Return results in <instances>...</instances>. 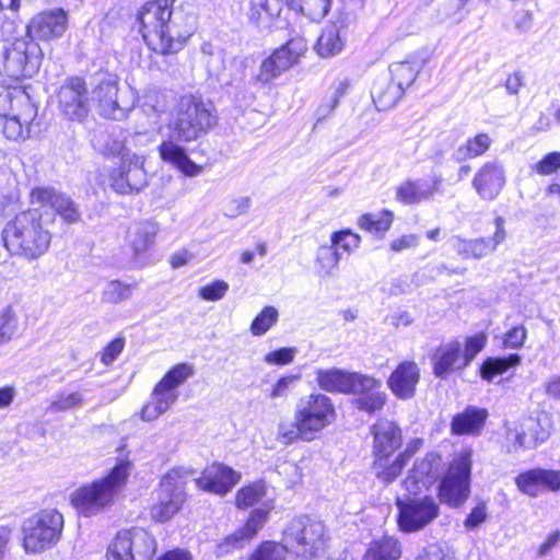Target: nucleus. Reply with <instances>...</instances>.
Here are the masks:
<instances>
[{
	"instance_id": "nucleus-64",
	"label": "nucleus",
	"mask_w": 560,
	"mask_h": 560,
	"mask_svg": "<svg viewBox=\"0 0 560 560\" xmlns=\"http://www.w3.org/2000/svg\"><path fill=\"white\" fill-rule=\"evenodd\" d=\"M299 380L298 376L294 375H287L280 377L271 387L268 398L269 399H278L283 398L288 395L290 388L292 385Z\"/></svg>"
},
{
	"instance_id": "nucleus-61",
	"label": "nucleus",
	"mask_w": 560,
	"mask_h": 560,
	"mask_svg": "<svg viewBox=\"0 0 560 560\" xmlns=\"http://www.w3.org/2000/svg\"><path fill=\"white\" fill-rule=\"evenodd\" d=\"M416 560H453V552L447 547L432 544L423 548Z\"/></svg>"
},
{
	"instance_id": "nucleus-16",
	"label": "nucleus",
	"mask_w": 560,
	"mask_h": 560,
	"mask_svg": "<svg viewBox=\"0 0 560 560\" xmlns=\"http://www.w3.org/2000/svg\"><path fill=\"white\" fill-rule=\"evenodd\" d=\"M91 103L96 105L102 117L114 120L126 118L133 106L119 95L118 82L113 78L104 79L93 88Z\"/></svg>"
},
{
	"instance_id": "nucleus-30",
	"label": "nucleus",
	"mask_w": 560,
	"mask_h": 560,
	"mask_svg": "<svg viewBox=\"0 0 560 560\" xmlns=\"http://www.w3.org/2000/svg\"><path fill=\"white\" fill-rule=\"evenodd\" d=\"M488 411L483 408L467 407L455 415L451 422V431L455 435H476L482 430Z\"/></svg>"
},
{
	"instance_id": "nucleus-31",
	"label": "nucleus",
	"mask_w": 560,
	"mask_h": 560,
	"mask_svg": "<svg viewBox=\"0 0 560 560\" xmlns=\"http://www.w3.org/2000/svg\"><path fill=\"white\" fill-rule=\"evenodd\" d=\"M178 396V390H172L158 383L152 392L151 400L147 402L141 410V418L144 421L158 419L175 404Z\"/></svg>"
},
{
	"instance_id": "nucleus-58",
	"label": "nucleus",
	"mask_w": 560,
	"mask_h": 560,
	"mask_svg": "<svg viewBox=\"0 0 560 560\" xmlns=\"http://www.w3.org/2000/svg\"><path fill=\"white\" fill-rule=\"evenodd\" d=\"M330 242L336 246V248L340 247L345 252L350 253L359 247L361 237L360 235L352 233L350 230H343L334 232L331 234Z\"/></svg>"
},
{
	"instance_id": "nucleus-50",
	"label": "nucleus",
	"mask_w": 560,
	"mask_h": 560,
	"mask_svg": "<svg viewBox=\"0 0 560 560\" xmlns=\"http://www.w3.org/2000/svg\"><path fill=\"white\" fill-rule=\"evenodd\" d=\"M100 152L105 156L120 158L121 161L129 159L132 155H140L133 153L126 147L125 140L119 136H108L103 144L98 148Z\"/></svg>"
},
{
	"instance_id": "nucleus-63",
	"label": "nucleus",
	"mask_w": 560,
	"mask_h": 560,
	"mask_svg": "<svg viewBox=\"0 0 560 560\" xmlns=\"http://www.w3.org/2000/svg\"><path fill=\"white\" fill-rule=\"evenodd\" d=\"M250 203L252 200L249 197L234 198L224 205V215L229 218H237L245 214L248 211Z\"/></svg>"
},
{
	"instance_id": "nucleus-54",
	"label": "nucleus",
	"mask_w": 560,
	"mask_h": 560,
	"mask_svg": "<svg viewBox=\"0 0 560 560\" xmlns=\"http://www.w3.org/2000/svg\"><path fill=\"white\" fill-rule=\"evenodd\" d=\"M340 261V254L335 245H323L318 248L316 262L325 275H331Z\"/></svg>"
},
{
	"instance_id": "nucleus-24",
	"label": "nucleus",
	"mask_w": 560,
	"mask_h": 560,
	"mask_svg": "<svg viewBox=\"0 0 560 560\" xmlns=\"http://www.w3.org/2000/svg\"><path fill=\"white\" fill-rule=\"evenodd\" d=\"M374 458H389L401 445V431L392 421L380 420L371 429Z\"/></svg>"
},
{
	"instance_id": "nucleus-28",
	"label": "nucleus",
	"mask_w": 560,
	"mask_h": 560,
	"mask_svg": "<svg viewBox=\"0 0 560 560\" xmlns=\"http://www.w3.org/2000/svg\"><path fill=\"white\" fill-rule=\"evenodd\" d=\"M420 371L415 362L400 363L388 378V386L400 399L413 397L416 385L419 382Z\"/></svg>"
},
{
	"instance_id": "nucleus-62",
	"label": "nucleus",
	"mask_w": 560,
	"mask_h": 560,
	"mask_svg": "<svg viewBox=\"0 0 560 560\" xmlns=\"http://www.w3.org/2000/svg\"><path fill=\"white\" fill-rule=\"evenodd\" d=\"M560 168V152L548 153L535 164L534 170L539 175H550Z\"/></svg>"
},
{
	"instance_id": "nucleus-51",
	"label": "nucleus",
	"mask_w": 560,
	"mask_h": 560,
	"mask_svg": "<svg viewBox=\"0 0 560 560\" xmlns=\"http://www.w3.org/2000/svg\"><path fill=\"white\" fill-rule=\"evenodd\" d=\"M279 318V313L273 306H265L250 324V332L254 336L265 335Z\"/></svg>"
},
{
	"instance_id": "nucleus-57",
	"label": "nucleus",
	"mask_w": 560,
	"mask_h": 560,
	"mask_svg": "<svg viewBox=\"0 0 560 560\" xmlns=\"http://www.w3.org/2000/svg\"><path fill=\"white\" fill-rule=\"evenodd\" d=\"M229 283L224 280H215L211 283H208L198 290V295L200 299L205 301H211L217 302L222 300L228 291H229Z\"/></svg>"
},
{
	"instance_id": "nucleus-3",
	"label": "nucleus",
	"mask_w": 560,
	"mask_h": 560,
	"mask_svg": "<svg viewBox=\"0 0 560 560\" xmlns=\"http://www.w3.org/2000/svg\"><path fill=\"white\" fill-rule=\"evenodd\" d=\"M131 469L130 460L118 462L106 477L74 490L71 494L72 505L84 516L96 515L114 502L117 493L126 485Z\"/></svg>"
},
{
	"instance_id": "nucleus-39",
	"label": "nucleus",
	"mask_w": 560,
	"mask_h": 560,
	"mask_svg": "<svg viewBox=\"0 0 560 560\" xmlns=\"http://www.w3.org/2000/svg\"><path fill=\"white\" fill-rule=\"evenodd\" d=\"M492 140L487 133H479L467 139V141L453 152L452 159L457 162H465L485 154L491 147Z\"/></svg>"
},
{
	"instance_id": "nucleus-15",
	"label": "nucleus",
	"mask_w": 560,
	"mask_h": 560,
	"mask_svg": "<svg viewBox=\"0 0 560 560\" xmlns=\"http://www.w3.org/2000/svg\"><path fill=\"white\" fill-rule=\"evenodd\" d=\"M399 509L398 525L401 530L411 533L424 528L439 515L440 508L431 497L397 501Z\"/></svg>"
},
{
	"instance_id": "nucleus-1",
	"label": "nucleus",
	"mask_w": 560,
	"mask_h": 560,
	"mask_svg": "<svg viewBox=\"0 0 560 560\" xmlns=\"http://www.w3.org/2000/svg\"><path fill=\"white\" fill-rule=\"evenodd\" d=\"M55 215L48 209L18 213L2 230V241L13 256L28 261L44 256L51 244Z\"/></svg>"
},
{
	"instance_id": "nucleus-44",
	"label": "nucleus",
	"mask_w": 560,
	"mask_h": 560,
	"mask_svg": "<svg viewBox=\"0 0 560 560\" xmlns=\"http://www.w3.org/2000/svg\"><path fill=\"white\" fill-rule=\"evenodd\" d=\"M289 4L311 21L318 22L329 12L331 0H289Z\"/></svg>"
},
{
	"instance_id": "nucleus-2",
	"label": "nucleus",
	"mask_w": 560,
	"mask_h": 560,
	"mask_svg": "<svg viewBox=\"0 0 560 560\" xmlns=\"http://www.w3.org/2000/svg\"><path fill=\"white\" fill-rule=\"evenodd\" d=\"M137 22L149 48L161 55L178 52L191 35V31L179 25L177 16H173L168 0L145 2L138 10Z\"/></svg>"
},
{
	"instance_id": "nucleus-17",
	"label": "nucleus",
	"mask_w": 560,
	"mask_h": 560,
	"mask_svg": "<svg viewBox=\"0 0 560 560\" xmlns=\"http://www.w3.org/2000/svg\"><path fill=\"white\" fill-rule=\"evenodd\" d=\"M495 232L491 238L479 237L466 240L460 236L452 238V246L456 253L464 259H481L495 250L497 246L505 240L504 219L497 217L494 220Z\"/></svg>"
},
{
	"instance_id": "nucleus-55",
	"label": "nucleus",
	"mask_w": 560,
	"mask_h": 560,
	"mask_svg": "<svg viewBox=\"0 0 560 560\" xmlns=\"http://www.w3.org/2000/svg\"><path fill=\"white\" fill-rule=\"evenodd\" d=\"M386 401V394L381 388L355 398L354 404L360 410L374 412L381 410Z\"/></svg>"
},
{
	"instance_id": "nucleus-29",
	"label": "nucleus",
	"mask_w": 560,
	"mask_h": 560,
	"mask_svg": "<svg viewBox=\"0 0 560 560\" xmlns=\"http://www.w3.org/2000/svg\"><path fill=\"white\" fill-rule=\"evenodd\" d=\"M16 107L21 108V114L14 116H3L5 121L3 124V132L8 139L18 140L24 137L25 127L32 122L36 116V108L31 102L28 96L20 94L13 103Z\"/></svg>"
},
{
	"instance_id": "nucleus-48",
	"label": "nucleus",
	"mask_w": 560,
	"mask_h": 560,
	"mask_svg": "<svg viewBox=\"0 0 560 560\" xmlns=\"http://www.w3.org/2000/svg\"><path fill=\"white\" fill-rule=\"evenodd\" d=\"M348 387L347 393L354 394L360 397L381 388L382 382L365 374L351 372Z\"/></svg>"
},
{
	"instance_id": "nucleus-14",
	"label": "nucleus",
	"mask_w": 560,
	"mask_h": 560,
	"mask_svg": "<svg viewBox=\"0 0 560 560\" xmlns=\"http://www.w3.org/2000/svg\"><path fill=\"white\" fill-rule=\"evenodd\" d=\"M145 156L132 155L121 161L119 167L108 172V184L113 190L120 195L139 192L148 184V174L144 168Z\"/></svg>"
},
{
	"instance_id": "nucleus-26",
	"label": "nucleus",
	"mask_w": 560,
	"mask_h": 560,
	"mask_svg": "<svg viewBox=\"0 0 560 560\" xmlns=\"http://www.w3.org/2000/svg\"><path fill=\"white\" fill-rule=\"evenodd\" d=\"M433 373L439 378H446L452 372L467 366L462 354V343L451 340L442 343L432 358Z\"/></svg>"
},
{
	"instance_id": "nucleus-18",
	"label": "nucleus",
	"mask_w": 560,
	"mask_h": 560,
	"mask_svg": "<svg viewBox=\"0 0 560 560\" xmlns=\"http://www.w3.org/2000/svg\"><path fill=\"white\" fill-rule=\"evenodd\" d=\"M550 435V425L547 417H528L518 428L508 431V440L513 442L514 451L518 448H535L544 443Z\"/></svg>"
},
{
	"instance_id": "nucleus-37",
	"label": "nucleus",
	"mask_w": 560,
	"mask_h": 560,
	"mask_svg": "<svg viewBox=\"0 0 560 560\" xmlns=\"http://www.w3.org/2000/svg\"><path fill=\"white\" fill-rule=\"evenodd\" d=\"M411 457L412 452L406 448L392 464H388V458H375L373 467L377 479L386 485L392 483L401 474Z\"/></svg>"
},
{
	"instance_id": "nucleus-13",
	"label": "nucleus",
	"mask_w": 560,
	"mask_h": 560,
	"mask_svg": "<svg viewBox=\"0 0 560 560\" xmlns=\"http://www.w3.org/2000/svg\"><path fill=\"white\" fill-rule=\"evenodd\" d=\"M59 108L65 117L72 121H83L91 106V95L84 79L71 77L59 89Z\"/></svg>"
},
{
	"instance_id": "nucleus-12",
	"label": "nucleus",
	"mask_w": 560,
	"mask_h": 560,
	"mask_svg": "<svg viewBox=\"0 0 560 560\" xmlns=\"http://www.w3.org/2000/svg\"><path fill=\"white\" fill-rule=\"evenodd\" d=\"M306 49V42L301 37L288 40L261 62L259 73L253 80L262 84L271 82L295 66Z\"/></svg>"
},
{
	"instance_id": "nucleus-36",
	"label": "nucleus",
	"mask_w": 560,
	"mask_h": 560,
	"mask_svg": "<svg viewBox=\"0 0 560 560\" xmlns=\"http://www.w3.org/2000/svg\"><path fill=\"white\" fill-rule=\"evenodd\" d=\"M159 225L152 221L138 223L128 235L129 244L135 255L147 252L154 243Z\"/></svg>"
},
{
	"instance_id": "nucleus-11",
	"label": "nucleus",
	"mask_w": 560,
	"mask_h": 560,
	"mask_svg": "<svg viewBox=\"0 0 560 560\" xmlns=\"http://www.w3.org/2000/svg\"><path fill=\"white\" fill-rule=\"evenodd\" d=\"M186 500L185 485L178 470L166 474L155 492V502L151 506V517L160 523L170 521L182 509Z\"/></svg>"
},
{
	"instance_id": "nucleus-4",
	"label": "nucleus",
	"mask_w": 560,
	"mask_h": 560,
	"mask_svg": "<svg viewBox=\"0 0 560 560\" xmlns=\"http://www.w3.org/2000/svg\"><path fill=\"white\" fill-rule=\"evenodd\" d=\"M215 124L213 104L200 96L186 94L179 98L167 128L172 139L190 142L208 132Z\"/></svg>"
},
{
	"instance_id": "nucleus-10",
	"label": "nucleus",
	"mask_w": 560,
	"mask_h": 560,
	"mask_svg": "<svg viewBox=\"0 0 560 560\" xmlns=\"http://www.w3.org/2000/svg\"><path fill=\"white\" fill-rule=\"evenodd\" d=\"M156 551V542L143 528L119 532L109 545L107 560H150Z\"/></svg>"
},
{
	"instance_id": "nucleus-38",
	"label": "nucleus",
	"mask_w": 560,
	"mask_h": 560,
	"mask_svg": "<svg viewBox=\"0 0 560 560\" xmlns=\"http://www.w3.org/2000/svg\"><path fill=\"white\" fill-rule=\"evenodd\" d=\"M401 556V546L399 541L393 537H382L373 540L362 560H398Z\"/></svg>"
},
{
	"instance_id": "nucleus-32",
	"label": "nucleus",
	"mask_w": 560,
	"mask_h": 560,
	"mask_svg": "<svg viewBox=\"0 0 560 560\" xmlns=\"http://www.w3.org/2000/svg\"><path fill=\"white\" fill-rule=\"evenodd\" d=\"M441 180L435 178L433 183L421 179L406 180L396 190V198L402 203L413 205L430 199L439 189Z\"/></svg>"
},
{
	"instance_id": "nucleus-35",
	"label": "nucleus",
	"mask_w": 560,
	"mask_h": 560,
	"mask_svg": "<svg viewBox=\"0 0 560 560\" xmlns=\"http://www.w3.org/2000/svg\"><path fill=\"white\" fill-rule=\"evenodd\" d=\"M404 93L401 83L397 84L392 79H380L373 85L372 97L378 110H387L397 104Z\"/></svg>"
},
{
	"instance_id": "nucleus-9",
	"label": "nucleus",
	"mask_w": 560,
	"mask_h": 560,
	"mask_svg": "<svg viewBox=\"0 0 560 560\" xmlns=\"http://www.w3.org/2000/svg\"><path fill=\"white\" fill-rule=\"evenodd\" d=\"M336 418L331 398L320 393L301 397L294 409V420H300L304 431H307L313 441L324 429L331 425Z\"/></svg>"
},
{
	"instance_id": "nucleus-45",
	"label": "nucleus",
	"mask_w": 560,
	"mask_h": 560,
	"mask_svg": "<svg viewBox=\"0 0 560 560\" xmlns=\"http://www.w3.org/2000/svg\"><path fill=\"white\" fill-rule=\"evenodd\" d=\"M277 440L282 445H290L294 442L302 440L304 442L313 441L307 431H304L300 420L281 421L278 424Z\"/></svg>"
},
{
	"instance_id": "nucleus-21",
	"label": "nucleus",
	"mask_w": 560,
	"mask_h": 560,
	"mask_svg": "<svg viewBox=\"0 0 560 560\" xmlns=\"http://www.w3.org/2000/svg\"><path fill=\"white\" fill-rule=\"evenodd\" d=\"M518 490L529 497H538L544 491L560 490V470L534 468L515 478Z\"/></svg>"
},
{
	"instance_id": "nucleus-42",
	"label": "nucleus",
	"mask_w": 560,
	"mask_h": 560,
	"mask_svg": "<svg viewBox=\"0 0 560 560\" xmlns=\"http://www.w3.org/2000/svg\"><path fill=\"white\" fill-rule=\"evenodd\" d=\"M393 223V213L384 210L378 213H365L358 220L360 229L377 236L383 237Z\"/></svg>"
},
{
	"instance_id": "nucleus-40",
	"label": "nucleus",
	"mask_w": 560,
	"mask_h": 560,
	"mask_svg": "<svg viewBox=\"0 0 560 560\" xmlns=\"http://www.w3.org/2000/svg\"><path fill=\"white\" fill-rule=\"evenodd\" d=\"M351 372L339 369L316 371V382L320 389L329 393H347Z\"/></svg>"
},
{
	"instance_id": "nucleus-27",
	"label": "nucleus",
	"mask_w": 560,
	"mask_h": 560,
	"mask_svg": "<svg viewBox=\"0 0 560 560\" xmlns=\"http://www.w3.org/2000/svg\"><path fill=\"white\" fill-rule=\"evenodd\" d=\"M175 139L164 140L159 145V155L161 160L184 173L186 176L194 177L202 172V167L197 165L187 155L186 150L177 143Z\"/></svg>"
},
{
	"instance_id": "nucleus-25",
	"label": "nucleus",
	"mask_w": 560,
	"mask_h": 560,
	"mask_svg": "<svg viewBox=\"0 0 560 560\" xmlns=\"http://www.w3.org/2000/svg\"><path fill=\"white\" fill-rule=\"evenodd\" d=\"M441 472V457L438 454H428L423 459L415 463L410 475L404 480L405 488L416 494L422 488L431 485Z\"/></svg>"
},
{
	"instance_id": "nucleus-8",
	"label": "nucleus",
	"mask_w": 560,
	"mask_h": 560,
	"mask_svg": "<svg viewBox=\"0 0 560 560\" xmlns=\"http://www.w3.org/2000/svg\"><path fill=\"white\" fill-rule=\"evenodd\" d=\"M472 452L462 451L456 455L439 486V498L442 503L457 508L470 494V471Z\"/></svg>"
},
{
	"instance_id": "nucleus-59",
	"label": "nucleus",
	"mask_w": 560,
	"mask_h": 560,
	"mask_svg": "<svg viewBox=\"0 0 560 560\" xmlns=\"http://www.w3.org/2000/svg\"><path fill=\"white\" fill-rule=\"evenodd\" d=\"M487 343V336L483 332L468 337L465 341V349L462 350L463 358L467 366L474 358L485 348Z\"/></svg>"
},
{
	"instance_id": "nucleus-60",
	"label": "nucleus",
	"mask_w": 560,
	"mask_h": 560,
	"mask_svg": "<svg viewBox=\"0 0 560 560\" xmlns=\"http://www.w3.org/2000/svg\"><path fill=\"white\" fill-rule=\"evenodd\" d=\"M271 15L268 0H250L247 16L253 24L258 25L266 22Z\"/></svg>"
},
{
	"instance_id": "nucleus-20",
	"label": "nucleus",
	"mask_w": 560,
	"mask_h": 560,
	"mask_svg": "<svg viewBox=\"0 0 560 560\" xmlns=\"http://www.w3.org/2000/svg\"><path fill=\"white\" fill-rule=\"evenodd\" d=\"M68 27V15L62 9L45 11L35 15L27 25V35L42 40L59 38Z\"/></svg>"
},
{
	"instance_id": "nucleus-5",
	"label": "nucleus",
	"mask_w": 560,
	"mask_h": 560,
	"mask_svg": "<svg viewBox=\"0 0 560 560\" xmlns=\"http://www.w3.org/2000/svg\"><path fill=\"white\" fill-rule=\"evenodd\" d=\"M63 528V516L57 510H44L28 517L22 527L26 552H42L58 542Z\"/></svg>"
},
{
	"instance_id": "nucleus-56",
	"label": "nucleus",
	"mask_w": 560,
	"mask_h": 560,
	"mask_svg": "<svg viewBox=\"0 0 560 560\" xmlns=\"http://www.w3.org/2000/svg\"><path fill=\"white\" fill-rule=\"evenodd\" d=\"M248 560H285V548L279 544L266 541Z\"/></svg>"
},
{
	"instance_id": "nucleus-23",
	"label": "nucleus",
	"mask_w": 560,
	"mask_h": 560,
	"mask_svg": "<svg viewBox=\"0 0 560 560\" xmlns=\"http://www.w3.org/2000/svg\"><path fill=\"white\" fill-rule=\"evenodd\" d=\"M241 475L222 464H212L205 468L196 479L197 486L208 492L223 495L240 481Z\"/></svg>"
},
{
	"instance_id": "nucleus-7",
	"label": "nucleus",
	"mask_w": 560,
	"mask_h": 560,
	"mask_svg": "<svg viewBox=\"0 0 560 560\" xmlns=\"http://www.w3.org/2000/svg\"><path fill=\"white\" fill-rule=\"evenodd\" d=\"M326 539L325 525L308 516L293 518L285 527L282 544L298 555L315 556L324 548Z\"/></svg>"
},
{
	"instance_id": "nucleus-41",
	"label": "nucleus",
	"mask_w": 560,
	"mask_h": 560,
	"mask_svg": "<svg viewBox=\"0 0 560 560\" xmlns=\"http://www.w3.org/2000/svg\"><path fill=\"white\" fill-rule=\"evenodd\" d=\"M268 518V511L256 509L252 512L248 521L244 525V527L233 535L229 536L225 541L233 546H238L243 540H249L254 538L257 532L264 526Z\"/></svg>"
},
{
	"instance_id": "nucleus-33",
	"label": "nucleus",
	"mask_w": 560,
	"mask_h": 560,
	"mask_svg": "<svg viewBox=\"0 0 560 560\" xmlns=\"http://www.w3.org/2000/svg\"><path fill=\"white\" fill-rule=\"evenodd\" d=\"M425 62V58H420L416 55L408 57L404 61L393 62L389 66L390 78L395 83H401V88L406 91L416 81Z\"/></svg>"
},
{
	"instance_id": "nucleus-46",
	"label": "nucleus",
	"mask_w": 560,
	"mask_h": 560,
	"mask_svg": "<svg viewBox=\"0 0 560 560\" xmlns=\"http://www.w3.org/2000/svg\"><path fill=\"white\" fill-rule=\"evenodd\" d=\"M84 401L83 393L62 390L58 393L55 399L49 404L47 411L56 413L74 410L82 407Z\"/></svg>"
},
{
	"instance_id": "nucleus-53",
	"label": "nucleus",
	"mask_w": 560,
	"mask_h": 560,
	"mask_svg": "<svg viewBox=\"0 0 560 560\" xmlns=\"http://www.w3.org/2000/svg\"><path fill=\"white\" fill-rule=\"evenodd\" d=\"M265 495V486L261 482H255L243 487L236 493V505L241 509H247L259 502Z\"/></svg>"
},
{
	"instance_id": "nucleus-49",
	"label": "nucleus",
	"mask_w": 560,
	"mask_h": 560,
	"mask_svg": "<svg viewBox=\"0 0 560 560\" xmlns=\"http://www.w3.org/2000/svg\"><path fill=\"white\" fill-rule=\"evenodd\" d=\"M194 366L189 363H178L172 368L159 382L172 390H177L189 377L194 375Z\"/></svg>"
},
{
	"instance_id": "nucleus-52",
	"label": "nucleus",
	"mask_w": 560,
	"mask_h": 560,
	"mask_svg": "<svg viewBox=\"0 0 560 560\" xmlns=\"http://www.w3.org/2000/svg\"><path fill=\"white\" fill-rule=\"evenodd\" d=\"M136 284H126L118 280H112L103 291V299L110 304H118L131 298Z\"/></svg>"
},
{
	"instance_id": "nucleus-34",
	"label": "nucleus",
	"mask_w": 560,
	"mask_h": 560,
	"mask_svg": "<svg viewBox=\"0 0 560 560\" xmlns=\"http://www.w3.org/2000/svg\"><path fill=\"white\" fill-rule=\"evenodd\" d=\"M345 40L342 22H334L323 30L315 48L320 57H332L343 49Z\"/></svg>"
},
{
	"instance_id": "nucleus-19",
	"label": "nucleus",
	"mask_w": 560,
	"mask_h": 560,
	"mask_svg": "<svg viewBox=\"0 0 560 560\" xmlns=\"http://www.w3.org/2000/svg\"><path fill=\"white\" fill-rule=\"evenodd\" d=\"M505 182L502 164L489 161L476 172L471 185L482 200H494L505 186Z\"/></svg>"
},
{
	"instance_id": "nucleus-6",
	"label": "nucleus",
	"mask_w": 560,
	"mask_h": 560,
	"mask_svg": "<svg viewBox=\"0 0 560 560\" xmlns=\"http://www.w3.org/2000/svg\"><path fill=\"white\" fill-rule=\"evenodd\" d=\"M39 45L28 35L14 42H0V62L9 77H32L42 60Z\"/></svg>"
},
{
	"instance_id": "nucleus-22",
	"label": "nucleus",
	"mask_w": 560,
	"mask_h": 560,
	"mask_svg": "<svg viewBox=\"0 0 560 560\" xmlns=\"http://www.w3.org/2000/svg\"><path fill=\"white\" fill-rule=\"evenodd\" d=\"M33 203L49 206L54 215L59 214L67 223H74L80 220V211L75 203L65 194L57 192L54 188L37 187L31 192ZM45 209V208H42ZM52 213V211H50Z\"/></svg>"
},
{
	"instance_id": "nucleus-47",
	"label": "nucleus",
	"mask_w": 560,
	"mask_h": 560,
	"mask_svg": "<svg viewBox=\"0 0 560 560\" xmlns=\"http://www.w3.org/2000/svg\"><path fill=\"white\" fill-rule=\"evenodd\" d=\"M19 316L11 306L0 311V346L7 345L19 332Z\"/></svg>"
},
{
	"instance_id": "nucleus-43",
	"label": "nucleus",
	"mask_w": 560,
	"mask_h": 560,
	"mask_svg": "<svg viewBox=\"0 0 560 560\" xmlns=\"http://www.w3.org/2000/svg\"><path fill=\"white\" fill-rule=\"evenodd\" d=\"M521 360L518 354H511L505 358H488L481 365V377L492 382L494 377L505 373L510 368L517 366Z\"/></svg>"
}]
</instances>
